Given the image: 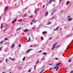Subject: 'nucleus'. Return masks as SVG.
<instances>
[{
	"label": "nucleus",
	"instance_id": "22",
	"mask_svg": "<svg viewBox=\"0 0 73 73\" xmlns=\"http://www.w3.org/2000/svg\"><path fill=\"white\" fill-rule=\"evenodd\" d=\"M57 68V66H55V67H54L53 69H56V68Z\"/></svg>",
	"mask_w": 73,
	"mask_h": 73
},
{
	"label": "nucleus",
	"instance_id": "33",
	"mask_svg": "<svg viewBox=\"0 0 73 73\" xmlns=\"http://www.w3.org/2000/svg\"><path fill=\"white\" fill-rule=\"evenodd\" d=\"M59 69V68L58 67L57 69H56V71H57L58 69Z\"/></svg>",
	"mask_w": 73,
	"mask_h": 73
},
{
	"label": "nucleus",
	"instance_id": "14",
	"mask_svg": "<svg viewBox=\"0 0 73 73\" xmlns=\"http://www.w3.org/2000/svg\"><path fill=\"white\" fill-rule=\"evenodd\" d=\"M36 65H35L34 66V70H36Z\"/></svg>",
	"mask_w": 73,
	"mask_h": 73
},
{
	"label": "nucleus",
	"instance_id": "19",
	"mask_svg": "<svg viewBox=\"0 0 73 73\" xmlns=\"http://www.w3.org/2000/svg\"><path fill=\"white\" fill-rule=\"evenodd\" d=\"M7 29H8V28H7L5 29V30H4V33H5V31H6L7 30Z\"/></svg>",
	"mask_w": 73,
	"mask_h": 73
},
{
	"label": "nucleus",
	"instance_id": "6",
	"mask_svg": "<svg viewBox=\"0 0 73 73\" xmlns=\"http://www.w3.org/2000/svg\"><path fill=\"white\" fill-rule=\"evenodd\" d=\"M28 29H26L24 31V32H28Z\"/></svg>",
	"mask_w": 73,
	"mask_h": 73
},
{
	"label": "nucleus",
	"instance_id": "31",
	"mask_svg": "<svg viewBox=\"0 0 73 73\" xmlns=\"http://www.w3.org/2000/svg\"><path fill=\"white\" fill-rule=\"evenodd\" d=\"M2 48H3V47H2L0 48V51L1 50V49H2Z\"/></svg>",
	"mask_w": 73,
	"mask_h": 73
},
{
	"label": "nucleus",
	"instance_id": "17",
	"mask_svg": "<svg viewBox=\"0 0 73 73\" xmlns=\"http://www.w3.org/2000/svg\"><path fill=\"white\" fill-rule=\"evenodd\" d=\"M72 59L71 58H70L69 60L68 61V62H71V60Z\"/></svg>",
	"mask_w": 73,
	"mask_h": 73
},
{
	"label": "nucleus",
	"instance_id": "47",
	"mask_svg": "<svg viewBox=\"0 0 73 73\" xmlns=\"http://www.w3.org/2000/svg\"><path fill=\"white\" fill-rule=\"evenodd\" d=\"M44 7H45V5H43V7H42V8H44Z\"/></svg>",
	"mask_w": 73,
	"mask_h": 73
},
{
	"label": "nucleus",
	"instance_id": "52",
	"mask_svg": "<svg viewBox=\"0 0 73 73\" xmlns=\"http://www.w3.org/2000/svg\"><path fill=\"white\" fill-rule=\"evenodd\" d=\"M10 60H12V58L10 57Z\"/></svg>",
	"mask_w": 73,
	"mask_h": 73
},
{
	"label": "nucleus",
	"instance_id": "38",
	"mask_svg": "<svg viewBox=\"0 0 73 73\" xmlns=\"http://www.w3.org/2000/svg\"><path fill=\"white\" fill-rule=\"evenodd\" d=\"M31 70H29L28 71V72H31Z\"/></svg>",
	"mask_w": 73,
	"mask_h": 73
},
{
	"label": "nucleus",
	"instance_id": "64",
	"mask_svg": "<svg viewBox=\"0 0 73 73\" xmlns=\"http://www.w3.org/2000/svg\"><path fill=\"white\" fill-rule=\"evenodd\" d=\"M61 1V0H60V1Z\"/></svg>",
	"mask_w": 73,
	"mask_h": 73
},
{
	"label": "nucleus",
	"instance_id": "2",
	"mask_svg": "<svg viewBox=\"0 0 73 73\" xmlns=\"http://www.w3.org/2000/svg\"><path fill=\"white\" fill-rule=\"evenodd\" d=\"M8 8H9L8 7H6L5 8V12L7 10H8Z\"/></svg>",
	"mask_w": 73,
	"mask_h": 73
},
{
	"label": "nucleus",
	"instance_id": "53",
	"mask_svg": "<svg viewBox=\"0 0 73 73\" xmlns=\"http://www.w3.org/2000/svg\"><path fill=\"white\" fill-rule=\"evenodd\" d=\"M54 16L53 17V18H52V19H54Z\"/></svg>",
	"mask_w": 73,
	"mask_h": 73
},
{
	"label": "nucleus",
	"instance_id": "36",
	"mask_svg": "<svg viewBox=\"0 0 73 73\" xmlns=\"http://www.w3.org/2000/svg\"><path fill=\"white\" fill-rule=\"evenodd\" d=\"M15 60V58H13V59H11V60H12V61H13V60Z\"/></svg>",
	"mask_w": 73,
	"mask_h": 73
},
{
	"label": "nucleus",
	"instance_id": "34",
	"mask_svg": "<svg viewBox=\"0 0 73 73\" xmlns=\"http://www.w3.org/2000/svg\"><path fill=\"white\" fill-rule=\"evenodd\" d=\"M58 27H57L56 29H55V30H57V29H58Z\"/></svg>",
	"mask_w": 73,
	"mask_h": 73
},
{
	"label": "nucleus",
	"instance_id": "51",
	"mask_svg": "<svg viewBox=\"0 0 73 73\" xmlns=\"http://www.w3.org/2000/svg\"><path fill=\"white\" fill-rule=\"evenodd\" d=\"M35 21V19H33V20L32 22H33V21Z\"/></svg>",
	"mask_w": 73,
	"mask_h": 73
},
{
	"label": "nucleus",
	"instance_id": "50",
	"mask_svg": "<svg viewBox=\"0 0 73 73\" xmlns=\"http://www.w3.org/2000/svg\"><path fill=\"white\" fill-rule=\"evenodd\" d=\"M42 52V50H40L39 52V53H40V52Z\"/></svg>",
	"mask_w": 73,
	"mask_h": 73
},
{
	"label": "nucleus",
	"instance_id": "46",
	"mask_svg": "<svg viewBox=\"0 0 73 73\" xmlns=\"http://www.w3.org/2000/svg\"><path fill=\"white\" fill-rule=\"evenodd\" d=\"M37 22V21H35L34 22V23H36Z\"/></svg>",
	"mask_w": 73,
	"mask_h": 73
},
{
	"label": "nucleus",
	"instance_id": "60",
	"mask_svg": "<svg viewBox=\"0 0 73 73\" xmlns=\"http://www.w3.org/2000/svg\"><path fill=\"white\" fill-rule=\"evenodd\" d=\"M66 69H68V68H67V67L66 68Z\"/></svg>",
	"mask_w": 73,
	"mask_h": 73
},
{
	"label": "nucleus",
	"instance_id": "18",
	"mask_svg": "<svg viewBox=\"0 0 73 73\" xmlns=\"http://www.w3.org/2000/svg\"><path fill=\"white\" fill-rule=\"evenodd\" d=\"M3 41H1L0 42V44H3Z\"/></svg>",
	"mask_w": 73,
	"mask_h": 73
},
{
	"label": "nucleus",
	"instance_id": "62",
	"mask_svg": "<svg viewBox=\"0 0 73 73\" xmlns=\"http://www.w3.org/2000/svg\"><path fill=\"white\" fill-rule=\"evenodd\" d=\"M62 56H64V54H63Z\"/></svg>",
	"mask_w": 73,
	"mask_h": 73
},
{
	"label": "nucleus",
	"instance_id": "44",
	"mask_svg": "<svg viewBox=\"0 0 73 73\" xmlns=\"http://www.w3.org/2000/svg\"><path fill=\"white\" fill-rule=\"evenodd\" d=\"M39 62V61H38L37 62H36V64H37L38 63V62Z\"/></svg>",
	"mask_w": 73,
	"mask_h": 73
},
{
	"label": "nucleus",
	"instance_id": "8",
	"mask_svg": "<svg viewBox=\"0 0 73 73\" xmlns=\"http://www.w3.org/2000/svg\"><path fill=\"white\" fill-rule=\"evenodd\" d=\"M48 15V11H47V12H46L45 14V15L46 16L47 15Z\"/></svg>",
	"mask_w": 73,
	"mask_h": 73
},
{
	"label": "nucleus",
	"instance_id": "32",
	"mask_svg": "<svg viewBox=\"0 0 73 73\" xmlns=\"http://www.w3.org/2000/svg\"><path fill=\"white\" fill-rule=\"evenodd\" d=\"M41 40H44V38H43V37H41Z\"/></svg>",
	"mask_w": 73,
	"mask_h": 73
},
{
	"label": "nucleus",
	"instance_id": "3",
	"mask_svg": "<svg viewBox=\"0 0 73 73\" xmlns=\"http://www.w3.org/2000/svg\"><path fill=\"white\" fill-rule=\"evenodd\" d=\"M57 44V42H56L55 43H54V44H53V47H55V48H56V45Z\"/></svg>",
	"mask_w": 73,
	"mask_h": 73
},
{
	"label": "nucleus",
	"instance_id": "10",
	"mask_svg": "<svg viewBox=\"0 0 73 73\" xmlns=\"http://www.w3.org/2000/svg\"><path fill=\"white\" fill-rule=\"evenodd\" d=\"M30 41H31V38L30 37H29V39L28 41H27V42H30Z\"/></svg>",
	"mask_w": 73,
	"mask_h": 73
},
{
	"label": "nucleus",
	"instance_id": "15",
	"mask_svg": "<svg viewBox=\"0 0 73 73\" xmlns=\"http://www.w3.org/2000/svg\"><path fill=\"white\" fill-rule=\"evenodd\" d=\"M70 36V35H68L66 37V38H68V37H69Z\"/></svg>",
	"mask_w": 73,
	"mask_h": 73
},
{
	"label": "nucleus",
	"instance_id": "35",
	"mask_svg": "<svg viewBox=\"0 0 73 73\" xmlns=\"http://www.w3.org/2000/svg\"><path fill=\"white\" fill-rule=\"evenodd\" d=\"M55 48V47H53V48H52L51 49H54Z\"/></svg>",
	"mask_w": 73,
	"mask_h": 73
},
{
	"label": "nucleus",
	"instance_id": "49",
	"mask_svg": "<svg viewBox=\"0 0 73 73\" xmlns=\"http://www.w3.org/2000/svg\"><path fill=\"white\" fill-rule=\"evenodd\" d=\"M55 58L56 60H58V58Z\"/></svg>",
	"mask_w": 73,
	"mask_h": 73
},
{
	"label": "nucleus",
	"instance_id": "28",
	"mask_svg": "<svg viewBox=\"0 0 73 73\" xmlns=\"http://www.w3.org/2000/svg\"><path fill=\"white\" fill-rule=\"evenodd\" d=\"M53 63H52V64H49V65H53Z\"/></svg>",
	"mask_w": 73,
	"mask_h": 73
},
{
	"label": "nucleus",
	"instance_id": "63",
	"mask_svg": "<svg viewBox=\"0 0 73 73\" xmlns=\"http://www.w3.org/2000/svg\"><path fill=\"white\" fill-rule=\"evenodd\" d=\"M1 60H0V63H1Z\"/></svg>",
	"mask_w": 73,
	"mask_h": 73
},
{
	"label": "nucleus",
	"instance_id": "26",
	"mask_svg": "<svg viewBox=\"0 0 73 73\" xmlns=\"http://www.w3.org/2000/svg\"><path fill=\"white\" fill-rule=\"evenodd\" d=\"M3 28V24H2L1 25V28Z\"/></svg>",
	"mask_w": 73,
	"mask_h": 73
},
{
	"label": "nucleus",
	"instance_id": "25",
	"mask_svg": "<svg viewBox=\"0 0 73 73\" xmlns=\"http://www.w3.org/2000/svg\"><path fill=\"white\" fill-rule=\"evenodd\" d=\"M27 13H26L24 15V17H25V16H27Z\"/></svg>",
	"mask_w": 73,
	"mask_h": 73
},
{
	"label": "nucleus",
	"instance_id": "13",
	"mask_svg": "<svg viewBox=\"0 0 73 73\" xmlns=\"http://www.w3.org/2000/svg\"><path fill=\"white\" fill-rule=\"evenodd\" d=\"M69 3H70L69 1H67V3H66V5H68V4H69Z\"/></svg>",
	"mask_w": 73,
	"mask_h": 73
},
{
	"label": "nucleus",
	"instance_id": "21",
	"mask_svg": "<svg viewBox=\"0 0 73 73\" xmlns=\"http://www.w3.org/2000/svg\"><path fill=\"white\" fill-rule=\"evenodd\" d=\"M70 16L69 15V16H68L67 17V18H68V19H70Z\"/></svg>",
	"mask_w": 73,
	"mask_h": 73
},
{
	"label": "nucleus",
	"instance_id": "29",
	"mask_svg": "<svg viewBox=\"0 0 73 73\" xmlns=\"http://www.w3.org/2000/svg\"><path fill=\"white\" fill-rule=\"evenodd\" d=\"M21 29V28H20L19 29H18L17 30V31H18V30H19V29Z\"/></svg>",
	"mask_w": 73,
	"mask_h": 73
},
{
	"label": "nucleus",
	"instance_id": "11",
	"mask_svg": "<svg viewBox=\"0 0 73 73\" xmlns=\"http://www.w3.org/2000/svg\"><path fill=\"white\" fill-rule=\"evenodd\" d=\"M52 0H50L48 3L50 4H51V3H52Z\"/></svg>",
	"mask_w": 73,
	"mask_h": 73
},
{
	"label": "nucleus",
	"instance_id": "41",
	"mask_svg": "<svg viewBox=\"0 0 73 73\" xmlns=\"http://www.w3.org/2000/svg\"><path fill=\"white\" fill-rule=\"evenodd\" d=\"M73 73V71H71L70 72V73Z\"/></svg>",
	"mask_w": 73,
	"mask_h": 73
},
{
	"label": "nucleus",
	"instance_id": "20",
	"mask_svg": "<svg viewBox=\"0 0 73 73\" xmlns=\"http://www.w3.org/2000/svg\"><path fill=\"white\" fill-rule=\"evenodd\" d=\"M23 21V20L22 19H20L19 20H18V21H19V22H21V21Z\"/></svg>",
	"mask_w": 73,
	"mask_h": 73
},
{
	"label": "nucleus",
	"instance_id": "27",
	"mask_svg": "<svg viewBox=\"0 0 73 73\" xmlns=\"http://www.w3.org/2000/svg\"><path fill=\"white\" fill-rule=\"evenodd\" d=\"M43 54H45V55H46V53H43Z\"/></svg>",
	"mask_w": 73,
	"mask_h": 73
},
{
	"label": "nucleus",
	"instance_id": "24",
	"mask_svg": "<svg viewBox=\"0 0 73 73\" xmlns=\"http://www.w3.org/2000/svg\"><path fill=\"white\" fill-rule=\"evenodd\" d=\"M44 69H43V70H42V71L41 72H40V73H41L42 72V71H44Z\"/></svg>",
	"mask_w": 73,
	"mask_h": 73
},
{
	"label": "nucleus",
	"instance_id": "37",
	"mask_svg": "<svg viewBox=\"0 0 73 73\" xmlns=\"http://www.w3.org/2000/svg\"><path fill=\"white\" fill-rule=\"evenodd\" d=\"M60 46H56V48H59V47Z\"/></svg>",
	"mask_w": 73,
	"mask_h": 73
},
{
	"label": "nucleus",
	"instance_id": "59",
	"mask_svg": "<svg viewBox=\"0 0 73 73\" xmlns=\"http://www.w3.org/2000/svg\"><path fill=\"white\" fill-rule=\"evenodd\" d=\"M21 69V67H20L19 68V69Z\"/></svg>",
	"mask_w": 73,
	"mask_h": 73
},
{
	"label": "nucleus",
	"instance_id": "58",
	"mask_svg": "<svg viewBox=\"0 0 73 73\" xmlns=\"http://www.w3.org/2000/svg\"><path fill=\"white\" fill-rule=\"evenodd\" d=\"M33 46H36V44H34Z\"/></svg>",
	"mask_w": 73,
	"mask_h": 73
},
{
	"label": "nucleus",
	"instance_id": "23",
	"mask_svg": "<svg viewBox=\"0 0 73 73\" xmlns=\"http://www.w3.org/2000/svg\"><path fill=\"white\" fill-rule=\"evenodd\" d=\"M5 40H8V38H5Z\"/></svg>",
	"mask_w": 73,
	"mask_h": 73
},
{
	"label": "nucleus",
	"instance_id": "55",
	"mask_svg": "<svg viewBox=\"0 0 73 73\" xmlns=\"http://www.w3.org/2000/svg\"><path fill=\"white\" fill-rule=\"evenodd\" d=\"M7 61H8V59H6V62H7Z\"/></svg>",
	"mask_w": 73,
	"mask_h": 73
},
{
	"label": "nucleus",
	"instance_id": "30",
	"mask_svg": "<svg viewBox=\"0 0 73 73\" xmlns=\"http://www.w3.org/2000/svg\"><path fill=\"white\" fill-rule=\"evenodd\" d=\"M25 59V57H24L23 58V60H24Z\"/></svg>",
	"mask_w": 73,
	"mask_h": 73
},
{
	"label": "nucleus",
	"instance_id": "9",
	"mask_svg": "<svg viewBox=\"0 0 73 73\" xmlns=\"http://www.w3.org/2000/svg\"><path fill=\"white\" fill-rule=\"evenodd\" d=\"M15 46V44H12V46H11V48H13L14 46Z\"/></svg>",
	"mask_w": 73,
	"mask_h": 73
},
{
	"label": "nucleus",
	"instance_id": "42",
	"mask_svg": "<svg viewBox=\"0 0 73 73\" xmlns=\"http://www.w3.org/2000/svg\"><path fill=\"white\" fill-rule=\"evenodd\" d=\"M19 47H20V46H21V44H19Z\"/></svg>",
	"mask_w": 73,
	"mask_h": 73
},
{
	"label": "nucleus",
	"instance_id": "39",
	"mask_svg": "<svg viewBox=\"0 0 73 73\" xmlns=\"http://www.w3.org/2000/svg\"><path fill=\"white\" fill-rule=\"evenodd\" d=\"M30 24H31V25H32V24H33V22L31 23Z\"/></svg>",
	"mask_w": 73,
	"mask_h": 73
},
{
	"label": "nucleus",
	"instance_id": "4",
	"mask_svg": "<svg viewBox=\"0 0 73 73\" xmlns=\"http://www.w3.org/2000/svg\"><path fill=\"white\" fill-rule=\"evenodd\" d=\"M17 19H15L12 22V23L13 24H14V23H15V22L16 21V20H17Z\"/></svg>",
	"mask_w": 73,
	"mask_h": 73
},
{
	"label": "nucleus",
	"instance_id": "54",
	"mask_svg": "<svg viewBox=\"0 0 73 73\" xmlns=\"http://www.w3.org/2000/svg\"><path fill=\"white\" fill-rule=\"evenodd\" d=\"M44 58V56H43V58H42L41 59V60H43V59Z\"/></svg>",
	"mask_w": 73,
	"mask_h": 73
},
{
	"label": "nucleus",
	"instance_id": "56",
	"mask_svg": "<svg viewBox=\"0 0 73 73\" xmlns=\"http://www.w3.org/2000/svg\"><path fill=\"white\" fill-rule=\"evenodd\" d=\"M32 29H35V28H34V27H33V28H32Z\"/></svg>",
	"mask_w": 73,
	"mask_h": 73
},
{
	"label": "nucleus",
	"instance_id": "57",
	"mask_svg": "<svg viewBox=\"0 0 73 73\" xmlns=\"http://www.w3.org/2000/svg\"><path fill=\"white\" fill-rule=\"evenodd\" d=\"M53 15V12L51 14V15Z\"/></svg>",
	"mask_w": 73,
	"mask_h": 73
},
{
	"label": "nucleus",
	"instance_id": "16",
	"mask_svg": "<svg viewBox=\"0 0 73 73\" xmlns=\"http://www.w3.org/2000/svg\"><path fill=\"white\" fill-rule=\"evenodd\" d=\"M51 22H49L47 24V25H49V24H51Z\"/></svg>",
	"mask_w": 73,
	"mask_h": 73
},
{
	"label": "nucleus",
	"instance_id": "5",
	"mask_svg": "<svg viewBox=\"0 0 73 73\" xmlns=\"http://www.w3.org/2000/svg\"><path fill=\"white\" fill-rule=\"evenodd\" d=\"M61 64V62H60L59 63H58V64H56L57 66H58V65H60V64Z\"/></svg>",
	"mask_w": 73,
	"mask_h": 73
},
{
	"label": "nucleus",
	"instance_id": "12",
	"mask_svg": "<svg viewBox=\"0 0 73 73\" xmlns=\"http://www.w3.org/2000/svg\"><path fill=\"white\" fill-rule=\"evenodd\" d=\"M46 31H44V32H42V34L43 35H44V34H45L46 33Z\"/></svg>",
	"mask_w": 73,
	"mask_h": 73
},
{
	"label": "nucleus",
	"instance_id": "43",
	"mask_svg": "<svg viewBox=\"0 0 73 73\" xmlns=\"http://www.w3.org/2000/svg\"><path fill=\"white\" fill-rule=\"evenodd\" d=\"M52 68H50V69H49V70H52Z\"/></svg>",
	"mask_w": 73,
	"mask_h": 73
},
{
	"label": "nucleus",
	"instance_id": "40",
	"mask_svg": "<svg viewBox=\"0 0 73 73\" xmlns=\"http://www.w3.org/2000/svg\"><path fill=\"white\" fill-rule=\"evenodd\" d=\"M52 37H51L50 38V40H52Z\"/></svg>",
	"mask_w": 73,
	"mask_h": 73
},
{
	"label": "nucleus",
	"instance_id": "1",
	"mask_svg": "<svg viewBox=\"0 0 73 73\" xmlns=\"http://www.w3.org/2000/svg\"><path fill=\"white\" fill-rule=\"evenodd\" d=\"M32 49H30L28 50L27 51H26V53H29L30 52H31V50H32Z\"/></svg>",
	"mask_w": 73,
	"mask_h": 73
},
{
	"label": "nucleus",
	"instance_id": "61",
	"mask_svg": "<svg viewBox=\"0 0 73 73\" xmlns=\"http://www.w3.org/2000/svg\"><path fill=\"white\" fill-rule=\"evenodd\" d=\"M7 25V23H6L5 24V25Z\"/></svg>",
	"mask_w": 73,
	"mask_h": 73
},
{
	"label": "nucleus",
	"instance_id": "45",
	"mask_svg": "<svg viewBox=\"0 0 73 73\" xmlns=\"http://www.w3.org/2000/svg\"><path fill=\"white\" fill-rule=\"evenodd\" d=\"M29 17H30V18H31L32 17V16H30Z\"/></svg>",
	"mask_w": 73,
	"mask_h": 73
},
{
	"label": "nucleus",
	"instance_id": "7",
	"mask_svg": "<svg viewBox=\"0 0 73 73\" xmlns=\"http://www.w3.org/2000/svg\"><path fill=\"white\" fill-rule=\"evenodd\" d=\"M72 20V18H69L68 19V21H71Z\"/></svg>",
	"mask_w": 73,
	"mask_h": 73
},
{
	"label": "nucleus",
	"instance_id": "48",
	"mask_svg": "<svg viewBox=\"0 0 73 73\" xmlns=\"http://www.w3.org/2000/svg\"><path fill=\"white\" fill-rule=\"evenodd\" d=\"M36 9H35V13H36Z\"/></svg>",
	"mask_w": 73,
	"mask_h": 73
}]
</instances>
